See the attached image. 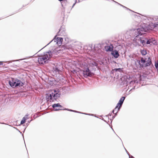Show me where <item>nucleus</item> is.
<instances>
[{
    "instance_id": "f257e3e1",
    "label": "nucleus",
    "mask_w": 158,
    "mask_h": 158,
    "mask_svg": "<svg viewBox=\"0 0 158 158\" xmlns=\"http://www.w3.org/2000/svg\"><path fill=\"white\" fill-rule=\"evenodd\" d=\"M146 31V29L143 27L138 28L135 29L133 31V36L136 40L140 41L143 45L146 44L147 38H143L139 37L144 34V32Z\"/></svg>"
},
{
    "instance_id": "f03ea898",
    "label": "nucleus",
    "mask_w": 158,
    "mask_h": 158,
    "mask_svg": "<svg viewBox=\"0 0 158 158\" xmlns=\"http://www.w3.org/2000/svg\"><path fill=\"white\" fill-rule=\"evenodd\" d=\"M61 92L59 89H54L52 92H49L46 94V99L50 102H53L56 100L60 96Z\"/></svg>"
},
{
    "instance_id": "7ed1b4c3",
    "label": "nucleus",
    "mask_w": 158,
    "mask_h": 158,
    "mask_svg": "<svg viewBox=\"0 0 158 158\" xmlns=\"http://www.w3.org/2000/svg\"><path fill=\"white\" fill-rule=\"evenodd\" d=\"M52 52L49 50L48 52L44 53L43 56H41L40 57L38 58V61L39 64H46L49 61H50V58L52 57Z\"/></svg>"
},
{
    "instance_id": "20e7f679",
    "label": "nucleus",
    "mask_w": 158,
    "mask_h": 158,
    "mask_svg": "<svg viewBox=\"0 0 158 158\" xmlns=\"http://www.w3.org/2000/svg\"><path fill=\"white\" fill-rule=\"evenodd\" d=\"M8 83L13 88L18 87H20L24 85V83L20 80L13 78H11V80L9 81Z\"/></svg>"
},
{
    "instance_id": "39448f33",
    "label": "nucleus",
    "mask_w": 158,
    "mask_h": 158,
    "mask_svg": "<svg viewBox=\"0 0 158 158\" xmlns=\"http://www.w3.org/2000/svg\"><path fill=\"white\" fill-rule=\"evenodd\" d=\"M147 18L151 22L153 28L158 29V16H152V17H147Z\"/></svg>"
},
{
    "instance_id": "423d86ee",
    "label": "nucleus",
    "mask_w": 158,
    "mask_h": 158,
    "mask_svg": "<svg viewBox=\"0 0 158 158\" xmlns=\"http://www.w3.org/2000/svg\"><path fill=\"white\" fill-rule=\"evenodd\" d=\"M82 74L84 77L86 78L88 77H92L94 74L91 72L89 68L86 67L84 68L82 70Z\"/></svg>"
},
{
    "instance_id": "0eeeda50",
    "label": "nucleus",
    "mask_w": 158,
    "mask_h": 158,
    "mask_svg": "<svg viewBox=\"0 0 158 158\" xmlns=\"http://www.w3.org/2000/svg\"><path fill=\"white\" fill-rule=\"evenodd\" d=\"M56 35L54 37L52 40L49 43H48L47 45H48L53 40L54 42H56V44L58 45H60L62 44V42L63 41V38L62 37H57L56 38Z\"/></svg>"
},
{
    "instance_id": "6e6552de",
    "label": "nucleus",
    "mask_w": 158,
    "mask_h": 158,
    "mask_svg": "<svg viewBox=\"0 0 158 158\" xmlns=\"http://www.w3.org/2000/svg\"><path fill=\"white\" fill-rule=\"evenodd\" d=\"M125 99V97L123 96L120 99L118 102L116 106V108H118V110L116 113H118V111L120 110Z\"/></svg>"
},
{
    "instance_id": "1a4fd4ad",
    "label": "nucleus",
    "mask_w": 158,
    "mask_h": 158,
    "mask_svg": "<svg viewBox=\"0 0 158 158\" xmlns=\"http://www.w3.org/2000/svg\"><path fill=\"white\" fill-rule=\"evenodd\" d=\"M145 60H144V58L141 57L140 60H137L136 62L138 63L139 65V67L140 68H143V66H142V65H143V64L145 63Z\"/></svg>"
},
{
    "instance_id": "9d476101",
    "label": "nucleus",
    "mask_w": 158,
    "mask_h": 158,
    "mask_svg": "<svg viewBox=\"0 0 158 158\" xmlns=\"http://www.w3.org/2000/svg\"><path fill=\"white\" fill-rule=\"evenodd\" d=\"M111 54L115 58H118L119 56L118 51L116 50H112Z\"/></svg>"
},
{
    "instance_id": "9b49d317",
    "label": "nucleus",
    "mask_w": 158,
    "mask_h": 158,
    "mask_svg": "<svg viewBox=\"0 0 158 158\" xmlns=\"http://www.w3.org/2000/svg\"><path fill=\"white\" fill-rule=\"evenodd\" d=\"M62 107V106L59 103L54 104H53L52 106V107L54 109V110L55 111H58L59 110H62L61 109H59L57 108V107ZM65 108L63 110H64V109H65Z\"/></svg>"
},
{
    "instance_id": "f8f14e48",
    "label": "nucleus",
    "mask_w": 158,
    "mask_h": 158,
    "mask_svg": "<svg viewBox=\"0 0 158 158\" xmlns=\"http://www.w3.org/2000/svg\"><path fill=\"white\" fill-rule=\"evenodd\" d=\"M65 34V30L64 28L61 27L59 31L57 33V35L62 36Z\"/></svg>"
},
{
    "instance_id": "ddd939ff",
    "label": "nucleus",
    "mask_w": 158,
    "mask_h": 158,
    "mask_svg": "<svg viewBox=\"0 0 158 158\" xmlns=\"http://www.w3.org/2000/svg\"><path fill=\"white\" fill-rule=\"evenodd\" d=\"M64 110H68V111H70L73 112H76V113H80V114H86V115H90V116H93V114H88V113H83L81 112H79V111H77L76 110H72L69 109L68 108H65Z\"/></svg>"
},
{
    "instance_id": "4468645a",
    "label": "nucleus",
    "mask_w": 158,
    "mask_h": 158,
    "mask_svg": "<svg viewBox=\"0 0 158 158\" xmlns=\"http://www.w3.org/2000/svg\"><path fill=\"white\" fill-rule=\"evenodd\" d=\"M142 66H143V68L144 67H147L149 66L151 68L153 67V64L152 63H150L149 62H146L143 64V65H142Z\"/></svg>"
},
{
    "instance_id": "2eb2a0df",
    "label": "nucleus",
    "mask_w": 158,
    "mask_h": 158,
    "mask_svg": "<svg viewBox=\"0 0 158 158\" xmlns=\"http://www.w3.org/2000/svg\"><path fill=\"white\" fill-rule=\"evenodd\" d=\"M113 45L110 44V46H106L105 47V49L107 52L111 51V52L113 50Z\"/></svg>"
},
{
    "instance_id": "dca6fc26",
    "label": "nucleus",
    "mask_w": 158,
    "mask_h": 158,
    "mask_svg": "<svg viewBox=\"0 0 158 158\" xmlns=\"http://www.w3.org/2000/svg\"><path fill=\"white\" fill-rule=\"evenodd\" d=\"M144 60H145L146 61L145 63L149 62L150 63H152V58H151L150 57H148V59L147 58H144Z\"/></svg>"
},
{
    "instance_id": "f3484780",
    "label": "nucleus",
    "mask_w": 158,
    "mask_h": 158,
    "mask_svg": "<svg viewBox=\"0 0 158 158\" xmlns=\"http://www.w3.org/2000/svg\"><path fill=\"white\" fill-rule=\"evenodd\" d=\"M151 44L155 45H157V42L155 39L154 38H151Z\"/></svg>"
},
{
    "instance_id": "a211bd4d",
    "label": "nucleus",
    "mask_w": 158,
    "mask_h": 158,
    "mask_svg": "<svg viewBox=\"0 0 158 158\" xmlns=\"http://www.w3.org/2000/svg\"><path fill=\"white\" fill-rule=\"evenodd\" d=\"M151 38H149V39H148L147 38V40L146 41V44H150L151 45H152V44H151Z\"/></svg>"
},
{
    "instance_id": "6ab92c4d",
    "label": "nucleus",
    "mask_w": 158,
    "mask_h": 158,
    "mask_svg": "<svg viewBox=\"0 0 158 158\" xmlns=\"http://www.w3.org/2000/svg\"><path fill=\"white\" fill-rule=\"evenodd\" d=\"M114 70L115 71V72H118L120 73L122 72V69L120 68H115Z\"/></svg>"
},
{
    "instance_id": "aec40b11",
    "label": "nucleus",
    "mask_w": 158,
    "mask_h": 158,
    "mask_svg": "<svg viewBox=\"0 0 158 158\" xmlns=\"http://www.w3.org/2000/svg\"><path fill=\"white\" fill-rule=\"evenodd\" d=\"M141 52L142 55L144 56L147 53L146 51L144 50H141Z\"/></svg>"
},
{
    "instance_id": "412c9836",
    "label": "nucleus",
    "mask_w": 158,
    "mask_h": 158,
    "mask_svg": "<svg viewBox=\"0 0 158 158\" xmlns=\"http://www.w3.org/2000/svg\"><path fill=\"white\" fill-rule=\"evenodd\" d=\"M53 69L54 71H55L56 73H59L60 71V70L57 67H56L55 68H54Z\"/></svg>"
},
{
    "instance_id": "4be33fe9",
    "label": "nucleus",
    "mask_w": 158,
    "mask_h": 158,
    "mask_svg": "<svg viewBox=\"0 0 158 158\" xmlns=\"http://www.w3.org/2000/svg\"><path fill=\"white\" fill-rule=\"evenodd\" d=\"M155 65L156 69L158 71V60L155 62Z\"/></svg>"
},
{
    "instance_id": "5701e85b",
    "label": "nucleus",
    "mask_w": 158,
    "mask_h": 158,
    "mask_svg": "<svg viewBox=\"0 0 158 158\" xmlns=\"http://www.w3.org/2000/svg\"><path fill=\"white\" fill-rule=\"evenodd\" d=\"M26 120H25V118H23L22 119L21 121L20 124H23L25 123L26 122Z\"/></svg>"
},
{
    "instance_id": "b1692460",
    "label": "nucleus",
    "mask_w": 158,
    "mask_h": 158,
    "mask_svg": "<svg viewBox=\"0 0 158 158\" xmlns=\"http://www.w3.org/2000/svg\"><path fill=\"white\" fill-rule=\"evenodd\" d=\"M19 61V60H10L9 61H8L5 62L6 63H8V64H9L11 63H12V62L13 61Z\"/></svg>"
},
{
    "instance_id": "393cba45",
    "label": "nucleus",
    "mask_w": 158,
    "mask_h": 158,
    "mask_svg": "<svg viewBox=\"0 0 158 158\" xmlns=\"http://www.w3.org/2000/svg\"><path fill=\"white\" fill-rule=\"evenodd\" d=\"M114 114V116H112V119H111V118L110 119V120L111 121V123L112 122V120H113V119L115 117V116L117 115V114Z\"/></svg>"
},
{
    "instance_id": "a878e982",
    "label": "nucleus",
    "mask_w": 158,
    "mask_h": 158,
    "mask_svg": "<svg viewBox=\"0 0 158 158\" xmlns=\"http://www.w3.org/2000/svg\"><path fill=\"white\" fill-rule=\"evenodd\" d=\"M117 108H116V107H115V108L113 110L112 113L114 114H117V113H116L117 112H116V113H115Z\"/></svg>"
},
{
    "instance_id": "bb28decb",
    "label": "nucleus",
    "mask_w": 158,
    "mask_h": 158,
    "mask_svg": "<svg viewBox=\"0 0 158 158\" xmlns=\"http://www.w3.org/2000/svg\"><path fill=\"white\" fill-rule=\"evenodd\" d=\"M92 64L94 66H97L98 65L97 63L95 62H94V63H92Z\"/></svg>"
},
{
    "instance_id": "cd10ccee",
    "label": "nucleus",
    "mask_w": 158,
    "mask_h": 158,
    "mask_svg": "<svg viewBox=\"0 0 158 158\" xmlns=\"http://www.w3.org/2000/svg\"><path fill=\"white\" fill-rule=\"evenodd\" d=\"M112 1H113V2H115V3H117L118 4V5H120V6H123V5L119 4V3H118V2L114 1V0H111Z\"/></svg>"
},
{
    "instance_id": "c85d7f7f",
    "label": "nucleus",
    "mask_w": 158,
    "mask_h": 158,
    "mask_svg": "<svg viewBox=\"0 0 158 158\" xmlns=\"http://www.w3.org/2000/svg\"><path fill=\"white\" fill-rule=\"evenodd\" d=\"M27 116H28V115L26 114L23 118H25V120H26L27 119Z\"/></svg>"
},
{
    "instance_id": "c756f323",
    "label": "nucleus",
    "mask_w": 158,
    "mask_h": 158,
    "mask_svg": "<svg viewBox=\"0 0 158 158\" xmlns=\"http://www.w3.org/2000/svg\"><path fill=\"white\" fill-rule=\"evenodd\" d=\"M129 158H135L132 156L131 155H130L129 156Z\"/></svg>"
},
{
    "instance_id": "7c9ffc66",
    "label": "nucleus",
    "mask_w": 158,
    "mask_h": 158,
    "mask_svg": "<svg viewBox=\"0 0 158 158\" xmlns=\"http://www.w3.org/2000/svg\"><path fill=\"white\" fill-rule=\"evenodd\" d=\"M135 86H134V87H133L129 91H131V90H134L135 89Z\"/></svg>"
},
{
    "instance_id": "2f4dec72",
    "label": "nucleus",
    "mask_w": 158,
    "mask_h": 158,
    "mask_svg": "<svg viewBox=\"0 0 158 158\" xmlns=\"http://www.w3.org/2000/svg\"><path fill=\"white\" fill-rule=\"evenodd\" d=\"M124 148L127 153V154L128 155V156H129V155H130V154H129V152L126 149V148Z\"/></svg>"
},
{
    "instance_id": "473e14b6",
    "label": "nucleus",
    "mask_w": 158,
    "mask_h": 158,
    "mask_svg": "<svg viewBox=\"0 0 158 158\" xmlns=\"http://www.w3.org/2000/svg\"><path fill=\"white\" fill-rule=\"evenodd\" d=\"M76 2H75V3L73 4V6H72V8H71V9H72V8H73V6H74L76 4Z\"/></svg>"
},
{
    "instance_id": "72a5a7b5",
    "label": "nucleus",
    "mask_w": 158,
    "mask_h": 158,
    "mask_svg": "<svg viewBox=\"0 0 158 158\" xmlns=\"http://www.w3.org/2000/svg\"><path fill=\"white\" fill-rule=\"evenodd\" d=\"M122 6V7H124V8H126L127 9H128V10H130L129 9H128V8H127L126 7H125V6H123H123Z\"/></svg>"
},
{
    "instance_id": "f704fd0d",
    "label": "nucleus",
    "mask_w": 158,
    "mask_h": 158,
    "mask_svg": "<svg viewBox=\"0 0 158 158\" xmlns=\"http://www.w3.org/2000/svg\"><path fill=\"white\" fill-rule=\"evenodd\" d=\"M112 115V113H110L109 114H108L107 115V116H111Z\"/></svg>"
},
{
    "instance_id": "c9c22d12",
    "label": "nucleus",
    "mask_w": 158,
    "mask_h": 158,
    "mask_svg": "<svg viewBox=\"0 0 158 158\" xmlns=\"http://www.w3.org/2000/svg\"><path fill=\"white\" fill-rule=\"evenodd\" d=\"M3 64V63L2 61H0V65H2Z\"/></svg>"
},
{
    "instance_id": "e433bc0d",
    "label": "nucleus",
    "mask_w": 158,
    "mask_h": 158,
    "mask_svg": "<svg viewBox=\"0 0 158 158\" xmlns=\"http://www.w3.org/2000/svg\"><path fill=\"white\" fill-rule=\"evenodd\" d=\"M59 1L61 2L64 1V0H58Z\"/></svg>"
},
{
    "instance_id": "4c0bfd02",
    "label": "nucleus",
    "mask_w": 158,
    "mask_h": 158,
    "mask_svg": "<svg viewBox=\"0 0 158 158\" xmlns=\"http://www.w3.org/2000/svg\"><path fill=\"white\" fill-rule=\"evenodd\" d=\"M26 129V127H25V128L24 129V131H23V132H24V131H25V129Z\"/></svg>"
},
{
    "instance_id": "58836bf2",
    "label": "nucleus",
    "mask_w": 158,
    "mask_h": 158,
    "mask_svg": "<svg viewBox=\"0 0 158 158\" xmlns=\"http://www.w3.org/2000/svg\"><path fill=\"white\" fill-rule=\"evenodd\" d=\"M31 120H30V121H28V123H30V122H31Z\"/></svg>"
},
{
    "instance_id": "ea45409f",
    "label": "nucleus",
    "mask_w": 158,
    "mask_h": 158,
    "mask_svg": "<svg viewBox=\"0 0 158 158\" xmlns=\"http://www.w3.org/2000/svg\"><path fill=\"white\" fill-rule=\"evenodd\" d=\"M61 4H62V3H61ZM61 5H62V7H64V6H63V4H61Z\"/></svg>"
},
{
    "instance_id": "a19ab883",
    "label": "nucleus",
    "mask_w": 158,
    "mask_h": 158,
    "mask_svg": "<svg viewBox=\"0 0 158 158\" xmlns=\"http://www.w3.org/2000/svg\"><path fill=\"white\" fill-rule=\"evenodd\" d=\"M17 130H18V131H19V132H20V133H21V132H20V131L19 130H18V129H17Z\"/></svg>"
},
{
    "instance_id": "79ce46f5",
    "label": "nucleus",
    "mask_w": 158,
    "mask_h": 158,
    "mask_svg": "<svg viewBox=\"0 0 158 158\" xmlns=\"http://www.w3.org/2000/svg\"><path fill=\"white\" fill-rule=\"evenodd\" d=\"M133 83V82L131 81V82H130V84H131V83Z\"/></svg>"
},
{
    "instance_id": "37998d69",
    "label": "nucleus",
    "mask_w": 158,
    "mask_h": 158,
    "mask_svg": "<svg viewBox=\"0 0 158 158\" xmlns=\"http://www.w3.org/2000/svg\"><path fill=\"white\" fill-rule=\"evenodd\" d=\"M1 123L2 124H5V123Z\"/></svg>"
},
{
    "instance_id": "c03bdc74",
    "label": "nucleus",
    "mask_w": 158,
    "mask_h": 158,
    "mask_svg": "<svg viewBox=\"0 0 158 158\" xmlns=\"http://www.w3.org/2000/svg\"><path fill=\"white\" fill-rule=\"evenodd\" d=\"M47 45H46V46H45L44 47V48Z\"/></svg>"
},
{
    "instance_id": "a18cd8bd",
    "label": "nucleus",
    "mask_w": 158,
    "mask_h": 158,
    "mask_svg": "<svg viewBox=\"0 0 158 158\" xmlns=\"http://www.w3.org/2000/svg\"><path fill=\"white\" fill-rule=\"evenodd\" d=\"M111 128H112V130H113V129L111 127Z\"/></svg>"
},
{
    "instance_id": "49530a36",
    "label": "nucleus",
    "mask_w": 158,
    "mask_h": 158,
    "mask_svg": "<svg viewBox=\"0 0 158 158\" xmlns=\"http://www.w3.org/2000/svg\"><path fill=\"white\" fill-rule=\"evenodd\" d=\"M22 136H23V134H22Z\"/></svg>"
},
{
    "instance_id": "de8ad7c7",
    "label": "nucleus",
    "mask_w": 158,
    "mask_h": 158,
    "mask_svg": "<svg viewBox=\"0 0 158 158\" xmlns=\"http://www.w3.org/2000/svg\"><path fill=\"white\" fill-rule=\"evenodd\" d=\"M104 121H105V122H106V121L105 120H104Z\"/></svg>"
},
{
    "instance_id": "09e8293b",
    "label": "nucleus",
    "mask_w": 158,
    "mask_h": 158,
    "mask_svg": "<svg viewBox=\"0 0 158 158\" xmlns=\"http://www.w3.org/2000/svg\"><path fill=\"white\" fill-rule=\"evenodd\" d=\"M43 48H42V49H41H41H43Z\"/></svg>"
}]
</instances>
